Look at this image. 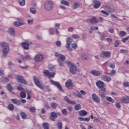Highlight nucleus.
I'll return each instance as SVG.
<instances>
[{
  "label": "nucleus",
  "mask_w": 129,
  "mask_h": 129,
  "mask_svg": "<svg viewBox=\"0 0 129 129\" xmlns=\"http://www.w3.org/2000/svg\"><path fill=\"white\" fill-rule=\"evenodd\" d=\"M87 114H88V113L85 110H83L79 112L80 116H85V115H87Z\"/></svg>",
  "instance_id": "obj_24"
},
{
  "label": "nucleus",
  "mask_w": 129,
  "mask_h": 129,
  "mask_svg": "<svg viewBox=\"0 0 129 129\" xmlns=\"http://www.w3.org/2000/svg\"><path fill=\"white\" fill-rule=\"evenodd\" d=\"M20 114H21V117H22L23 119H25V118H27V114H26V113L21 112Z\"/></svg>",
  "instance_id": "obj_43"
},
{
  "label": "nucleus",
  "mask_w": 129,
  "mask_h": 129,
  "mask_svg": "<svg viewBox=\"0 0 129 129\" xmlns=\"http://www.w3.org/2000/svg\"><path fill=\"white\" fill-rule=\"evenodd\" d=\"M90 74H92V75H93V76L96 77L100 76V75H101V73L96 70L91 71Z\"/></svg>",
  "instance_id": "obj_13"
},
{
  "label": "nucleus",
  "mask_w": 129,
  "mask_h": 129,
  "mask_svg": "<svg viewBox=\"0 0 129 129\" xmlns=\"http://www.w3.org/2000/svg\"><path fill=\"white\" fill-rule=\"evenodd\" d=\"M55 74L54 72L49 73V78H53L54 77Z\"/></svg>",
  "instance_id": "obj_41"
},
{
  "label": "nucleus",
  "mask_w": 129,
  "mask_h": 129,
  "mask_svg": "<svg viewBox=\"0 0 129 129\" xmlns=\"http://www.w3.org/2000/svg\"><path fill=\"white\" fill-rule=\"evenodd\" d=\"M44 8L46 11H49V1L44 3Z\"/></svg>",
  "instance_id": "obj_27"
},
{
  "label": "nucleus",
  "mask_w": 129,
  "mask_h": 129,
  "mask_svg": "<svg viewBox=\"0 0 129 129\" xmlns=\"http://www.w3.org/2000/svg\"><path fill=\"white\" fill-rule=\"evenodd\" d=\"M33 81H34L35 85H36V86H37V87H38L40 89H43V85H42V84H41V83L40 82L39 79H37V77H33Z\"/></svg>",
  "instance_id": "obj_7"
},
{
  "label": "nucleus",
  "mask_w": 129,
  "mask_h": 129,
  "mask_svg": "<svg viewBox=\"0 0 129 129\" xmlns=\"http://www.w3.org/2000/svg\"><path fill=\"white\" fill-rule=\"evenodd\" d=\"M123 103H129V97L128 96H123L121 99Z\"/></svg>",
  "instance_id": "obj_18"
},
{
  "label": "nucleus",
  "mask_w": 129,
  "mask_h": 129,
  "mask_svg": "<svg viewBox=\"0 0 129 129\" xmlns=\"http://www.w3.org/2000/svg\"><path fill=\"white\" fill-rule=\"evenodd\" d=\"M32 44L31 40H28L27 42H22V46L25 50H29V46Z\"/></svg>",
  "instance_id": "obj_10"
},
{
  "label": "nucleus",
  "mask_w": 129,
  "mask_h": 129,
  "mask_svg": "<svg viewBox=\"0 0 129 129\" xmlns=\"http://www.w3.org/2000/svg\"><path fill=\"white\" fill-rule=\"evenodd\" d=\"M14 105L13 104H10L9 106H8V109L10 110H14Z\"/></svg>",
  "instance_id": "obj_51"
},
{
  "label": "nucleus",
  "mask_w": 129,
  "mask_h": 129,
  "mask_svg": "<svg viewBox=\"0 0 129 129\" xmlns=\"http://www.w3.org/2000/svg\"><path fill=\"white\" fill-rule=\"evenodd\" d=\"M56 125L57 126V128L58 129H62L63 128L62 127V122H58L56 123Z\"/></svg>",
  "instance_id": "obj_39"
},
{
  "label": "nucleus",
  "mask_w": 129,
  "mask_h": 129,
  "mask_svg": "<svg viewBox=\"0 0 129 129\" xmlns=\"http://www.w3.org/2000/svg\"><path fill=\"white\" fill-rule=\"evenodd\" d=\"M19 5L21 7H24L26 4V1L25 0H19Z\"/></svg>",
  "instance_id": "obj_33"
},
{
  "label": "nucleus",
  "mask_w": 129,
  "mask_h": 129,
  "mask_svg": "<svg viewBox=\"0 0 129 129\" xmlns=\"http://www.w3.org/2000/svg\"><path fill=\"white\" fill-rule=\"evenodd\" d=\"M77 96L79 98H82V95L79 92H77Z\"/></svg>",
  "instance_id": "obj_64"
},
{
  "label": "nucleus",
  "mask_w": 129,
  "mask_h": 129,
  "mask_svg": "<svg viewBox=\"0 0 129 129\" xmlns=\"http://www.w3.org/2000/svg\"><path fill=\"white\" fill-rule=\"evenodd\" d=\"M17 90H19V91H25L24 88H23V87H22L21 86H19L17 87Z\"/></svg>",
  "instance_id": "obj_56"
},
{
  "label": "nucleus",
  "mask_w": 129,
  "mask_h": 129,
  "mask_svg": "<svg viewBox=\"0 0 129 129\" xmlns=\"http://www.w3.org/2000/svg\"><path fill=\"white\" fill-rule=\"evenodd\" d=\"M29 110L31 111V112H35L36 108L34 107H31L29 108Z\"/></svg>",
  "instance_id": "obj_53"
},
{
  "label": "nucleus",
  "mask_w": 129,
  "mask_h": 129,
  "mask_svg": "<svg viewBox=\"0 0 129 129\" xmlns=\"http://www.w3.org/2000/svg\"><path fill=\"white\" fill-rule=\"evenodd\" d=\"M120 35L122 37H124V36H125L126 35V32L125 31H120Z\"/></svg>",
  "instance_id": "obj_49"
},
{
  "label": "nucleus",
  "mask_w": 129,
  "mask_h": 129,
  "mask_svg": "<svg viewBox=\"0 0 129 129\" xmlns=\"http://www.w3.org/2000/svg\"><path fill=\"white\" fill-rule=\"evenodd\" d=\"M78 119L80 121H89L90 120V117L83 118L82 117H78Z\"/></svg>",
  "instance_id": "obj_22"
},
{
  "label": "nucleus",
  "mask_w": 129,
  "mask_h": 129,
  "mask_svg": "<svg viewBox=\"0 0 129 129\" xmlns=\"http://www.w3.org/2000/svg\"><path fill=\"white\" fill-rule=\"evenodd\" d=\"M106 99L107 101H108L109 102H111L112 103H113V102H114V100H113V99H112L110 97H106Z\"/></svg>",
  "instance_id": "obj_32"
},
{
  "label": "nucleus",
  "mask_w": 129,
  "mask_h": 129,
  "mask_svg": "<svg viewBox=\"0 0 129 129\" xmlns=\"http://www.w3.org/2000/svg\"><path fill=\"white\" fill-rule=\"evenodd\" d=\"M58 59H59L60 61H65V60H66V57H65V55L61 54L59 56V57Z\"/></svg>",
  "instance_id": "obj_35"
},
{
  "label": "nucleus",
  "mask_w": 129,
  "mask_h": 129,
  "mask_svg": "<svg viewBox=\"0 0 129 129\" xmlns=\"http://www.w3.org/2000/svg\"><path fill=\"white\" fill-rule=\"evenodd\" d=\"M61 5H64V6H67V7H69V6L70 5L69 2L68 1H66V0H61L60 1Z\"/></svg>",
  "instance_id": "obj_28"
},
{
  "label": "nucleus",
  "mask_w": 129,
  "mask_h": 129,
  "mask_svg": "<svg viewBox=\"0 0 129 129\" xmlns=\"http://www.w3.org/2000/svg\"><path fill=\"white\" fill-rule=\"evenodd\" d=\"M55 67H54V66H53L52 64H49V70L50 71H52V70H53V69H54V68Z\"/></svg>",
  "instance_id": "obj_60"
},
{
  "label": "nucleus",
  "mask_w": 129,
  "mask_h": 129,
  "mask_svg": "<svg viewBox=\"0 0 129 129\" xmlns=\"http://www.w3.org/2000/svg\"><path fill=\"white\" fill-rule=\"evenodd\" d=\"M43 74L44 76L49 77V71L45 70L43 72Z\"/></svg>",
  "instance_id": "obj_40"
},
{
  "label": "nucleus",
  "mask_w": 129,
  "mask_h": 129,
  "mask_svg": "<svg viewBox=\"0 0 129 129\" xmlns=\"http://www.w3.org/2000/svg\"><path fill=\"white\" fill-rule=\"evenodd\" d=\"M92 98L93 100L96 99V98H97V96L96 95V94L93 93L92 95Z\"/></svg>",
  "instance_id": "obj_55"
},
{
  "label": "nucleus",
  "mask_w": 129,
  "mask_h": 129,
  "mask_svg": "<svg viewBox=\"0 0 129 129\" xmlns=\"http://www.w3.org/2000/svg\"><path fill=\"white\" fill-rule=\"evenodd\" d=\"M93 4H94L93 5L94 9H99L101 6V2L98 0H93Z\"/></svg>",
  "instance_id": "obj_9"
},
{
  "label": "nucleus",
  "mask_w": 129,
  "mask_h": 129,
  "mask_svg": "<svg viewBox=\"0 0 129 129\" xmlns=\"http://www.w3.org/2000/svg\"><path fill=\"white\" fill-rule=\"evenodd\" d=\"M57 61L59 63L60 67H64V64L63 63V60H60L59 58H57Z\"/></svg>",
  "instance_id": "obj_34"
},
{
  "label": "nucleus",
  "mask_w": 129,
  "mask_h": 129,
  "mask_svg": "<svg viewBox=\"0 0 129 129\" xmlns=\"http://www.w3.org/2000/svg\"><path fill=\"white\" fill-rule=\"evenodd\" d=\"M43 59H44V57L42 54H38L35 57V61L37 62H40V61H42Z\"/></svg>",
  "instance_id": "obj_16"
},
{
  "label": "nucleus",
  "mask_w": 129,
  "mask_h": 129,
  "mask_svg": "<svg viewBox=\"0 0 129 129\" xmlns=\"http://www.w3.org/2000/svg\"><path fill=\"white\" fill-rule=\"evenodd\" d=\"M7 89L9 91H13V90H14V89L13 88V87H12V86H11V85L10 84H9L7 85Z\"/></svg>",
  "instance_id": "obj_42"
},
{
  "label": "nucleus",
  "mask_w": 129,
  "mask_h": 129,
  "mask_svg": "<svg viewBox=\"0 0 129 129\" xmlns=\"http://www.w3.org/2000/svg\"><path fill=\"white\" fill-rule=\"evenodd\" d=\"M111 55V52L110 51H102L100 57L101 58H110V56Z\"/></svg>",
  "instance_id": "obj_6"
},
{
  "label": "nucleus",
  "mask_w": 129,
  "mask_h": 129,
  "mask_svg": "<svg viewBox=\"0 0 129 129\" xmlns=\"http://www.w3.org/2000/svg\"><path fill=\"white\" fill-rule=\"evenodd\" d=\"M66 87L69 89H72L73 87V83H72V80H69L66 83Z\"/></svg>",
  "instance_id": "obj_12"
},
{
  "label": "nucleus",
  "mask_w": 129,
  "mask_h": 129,
  "mask_svg": "<svg viewBox=\"0 0 129 129\" xmlns=\"http://www.w3.org/2000/svg\"><path fill=\"white\" fill-rule=\"evenodd\" d=\"M115 106L117 107V108H120V107H121V106L120 105V103L119 102L116 103Z\"/></svg>",
  "instance_id": "obj_59"
},
{
  "label": "nucleus",
  "mask_w": 129,
  "mask_h": 129,
  "mask_svg": "<svg viewBox=\"0 0 129 129\" xmlns=\"http://www.w3.org/2000/svg\"><path fill=\"white\" fill-rule=\"evenodd\" d=\"M96 85L100 90L105 91V84L101 80H99L96 82Z\"/></svg>",
  "instance_id": "obj_3"
},
{
  "label": "nucleus",
  "mask_w": 129,
  "mask_h": 129,
  "mask_svg": "<svg viewBox=\"0 0 129 129\" xmlns=\"http://www.w3.org/2000/svg\"><path fill=\"white\" fill-rule=\"evenodd\" d=\"M21 59L23 61H27V60H32V57L28 52H25L24 55H21Z\"/></svg>",
  "instance_id": "obj_8"
},
{
  "label": "nucleus",
  "mask_w": 129,
  "mask_h": 129,
  "mask_svg": "<svg viewBox=\"0 0 129 129\" xmlns=\"http://www.w3.org/2000/svg\"><path fill=\"white\" fill-rule=\"evenodd\" d=\"M72 38L73 39H79L80 38V36H79L77 34H73L72 36Z\"/></svg>",
  "instance_id": "obj_47"
},
{
  "label": "nucleus",
  "mask_w": 129,
  "mask_h": 129,
  "mask_svg": "<svg viewBox=\"0 0 129 129\" xmlns=\"http://www.w3.org/2000/svg\"><path fill=\"white\" fill-rule=\"evenodd\" d=\"M79 109H81V105L78 104L75 106V110H79Z\"/></svg>",
  "instance_id": "obj_36"
},
{
  "label": "nucleus",
  "mask_w": 129,
  "mask_h": 129,
  "mask_svg": "<svg viewBox=\"0 0 129 129\" xmlns=\"http://www.w3.org/2000/svg\"><path fill=\"white\" fill-rule=\"evenodd\" d=\"M54 8V4L51 1H49V11H52Z\"/></svg>",
  "instance_id": "obj_29"
},
{
  "label": "nucleus",
  "mask_w": 129,
  "mask_h": 129,
  "mask_svg": "<svg viewBox=\"0 0 129 129\" xmlns=\"http://www.w3.org/2000/svg\"><path fill=\"white\" fill-rule=\"evenodd\" d=\"M50 107L53 109H56L57 108V104L54 102L50 103Z\"/></svg>",
  "instance_id": "obj_30"
},
{
  "label": "nucleus",
  "mask_w": 129,
  "mask_h": 129,
  "mask_svg": "<svg viewBox=\"0 0 129 129\" xmlns=\"http://www.w3.org/2000/svg\"><path fill=\"white\" fill-rule=\"evenodd\" d=\"M8 33L9 35H11V36H15V35H16V31L13 28H10L9 29Z\"/></svg>",
  "instance_id": "obj_19"
},
{
  "label": "nucleus",
  "mask_w": 129,
  "mask_h": 129,
  "mask_svg": "<svg viewBox=\"0 0 129 129\" xmlns=\"http://www.w3.org/2000/svg\"><path fill=\"white\" fill-rule=\"evenodd\" d=\"M72 47L73 49H77V44L76 43H73L72 44Z\"/></svg>",
  "instance_id": "obj_62"
},
{
  "label": "nucleus",
  "mask_w": 129,
  "mask_h": 129,
  "mask_svg": "<svg viewBox=\"0 0 129 129\" xmlns=\"http://www.w3.org/2000/svg\"><path fill=\"white\" fill-rule=\"evenodd\" d=\"M88 57V55H87V54L85 53H83L81 54V58L82 60H88V58H87Z\"/></svg>",
  "instance_id": "obj_25"
},
{
  "label": "nucleus",
  "mask_w": 129,
  "mask_h": 129,
  "mask_svg": "<svg viewBox=\"0 0 129 129\" xmlns=\"http://www.w3.org/2000/svg\"><path fill=\"white\" fill-rule=\"evenodd\" d=\"M105 10H106V11L109 13H113V12H114V10L113 9H112V7L109 6H106L105 7Z\"/></svg>",
  "instance_id": "obj_20"
},
{
  "label": "nucleus",
  "mask_w": 129,
  "mask_h": 129,
  "mask_svg": "<svg viewBox=\"0 0 129 129\" xmlns=\"http://www.w3.org/2000/svg\"><path fill=\"white\" fill-rule=\"evenodd\" d=\"M93 101L96 102V103H99L100 102V99H99L98 97H97L95 100H93Z\"/></svg>",
  "instance_id": "obj_58"
},
{
  "label": "nucleus",
  "mask_w": 129,
  "mask_h": 129,
  "mask_svg": "<svg viewBox=\"0 0 129 129\" xmlns=\"http://www.w3.org/2000/svg\"><path fill=\"white\" fill-rule=\"evenodd\" d=\"M20 97L22 98H25L26 96V93H25V92H22L20 94Z\"/></svg>",
  "instance_id": "obj_46"
},
{
  "label": "nucleus",
  "mask_w": 129,
  "mask_h": 129,
  "mask_svg": "<svg viewBox=\"0 0 129 129\" xmlns=\"http://www.w3.org/2000/svg\"><path fill=\"white\" fill-rule=\"evenodd\" d=\"M72 42H73V39H72V37H69L67 38V49L71 52L72 51V48L70 47L71 46V44H72Z\"/></svg>",
  "instance_id": "obj_4"
},
{
  "label": "nucleus",
  "mask_w": 129,
  "mask_h": 129,
  "mask_svg": "<svg viewBox=\"0 0 129 129\" xmlns=\"http://www.w3.org/2000/svg\"><path fill=\"white\" fill-rule=\"evenodd\" d=\"M50 82L52 85H54L55 86H56L57 88L60 90V91H63V89L62 88V86H61V84L59 82H56L55 81H53L52 80H50Z\"/></svg>",
  "instance_id": "obj_5"
},
{
  "label": "nucleus",
  "mask_w": 129,
  "mask_h": 129,
  "mask_svg": "<svg viewBox=\"0 0 129 129\" xmlns=\"http://www.w3.org/2000/svg\"><path fill=\"white\" fill-rule=\"evenodd\" d=\"M109 67L112 68V69H114V68H115V64H114V63H109Z\"/></svg>",
  "instance_id": "obj_52"
},
{
  "label": "nucleus",
  "mask_w": 129,
  "mask_h": 129,
  "mask_svg": "<svg viewBox=\"0 0 129 129\" xmlns=\"http://www.w3.org/2000/svg\"><path fill=\"white\" fill-rule=\"evenodd\" d=\"M64 100L66 101L67 103H69V104H73V105H75V104H76V102L75 101L70 100L69 98H68L67 96H65L64 97Z\"/></svg>",
  "instance_id": "obj_15"
},
{
  "label": "nucleus",
  "mask_w": 129,
  "mask_h": 129,
  "mask_svg": "<svg viewBox=\"0 0 129 129\" xmlns=\"http://www.w3.org/2000/svg\"><path fill=\"white\" fill-rule=\"evenodd\" d=\"M89 22L90 24H97L98 23V19L96 17H94L89 20Z\"/></svg>",
  "instance_id": "obj_17"
},
{
  "label": "nucleus",
  "mask_w": 129,
  "mask_h": 129,
  "mask_svg": "<svg viewBox=\"0 0 129 129\" xmlns=\"http://www.w3.org/2000/svg\"><path fill=\"white\" fill-rule=\"evenodd\" d=\"M1 45L2 48L3 56H6L10 52V46H9V44L6 42L1 43Z\"/></svg>",
  "instance_id": "obj_1"
},
{
  "label": "nucleus",
  "mask_w": 129,
  "mask_h": 129,
  "mask_svg": "<svg viewBox=\"0 0 129 129\" xmlns=\"http://www.w3.org/2000/svg\"><path fill=\"white\" fill-rule=\"evenodd\" d=\"M106 91V90H105V91H104L101 90H100L99 92V96H100L101 98H102L103 99H104V97H105V95L104 94V93H105Z\"/></svg>",
  "instance_id": "obj_23"
},
{
  "label": "nucleus",
  "mask_w": 129,
  "mask_h": 129,
  "mask_svg": "<svg viewBox=\"0 0 129 129\" xmlns=\"http://www.w3.org/2000/svg\"><path fill=\"white\" fill-rule=\"evenodd\" d=\"M42 126H43L44 129H49V123L48 122H43Z\"/></svg>",
  "instance_id": "obj_31"
},
{
  "label": "nucleus",
  "mask_w": 129,
  "mask_h": 129,
  "mask_svg": "<svg viewBox=\"0 0 129 129\" xmlns=\"http://www.w3.org/2000/svg\"><path fill=\"white\" fill-rule=\"evenodd\" d=\"M11 100L13 103H14L15 104H17V105H20L21 103L20 100L16 99H12Z\"/></svg>",
  "instance_id": "obj_26"
},
{
  "label": "nucleus",
  "mask_w": 129,
  "mask_h": 129,
  "mask_svg": "<svg viewBox=\"0 0 129 129\" xmlns=\"http://www.w3.org/2000/svg\"><path fill=\"white\" fill-rule=\"evenodd\" d=\"M73 9L75 10H76L77 8H79V4L78 3H75L74 5L73 6Z\"/></svg>",
  "instance_id": "obj_48"
},
{
  "label": "nucleus",
  "mask_w": 129,
  "mask_h": 129,
  "mask_svg": "<svg viewBox=\"0 0 129 129\" xmlns=\"http://www.w3.org/2000/svg\"><path fill=\"white\" fill-rule=\"evenodd\" d=\"M61 112L63 115H67V110H66V109H63L61 110Z\"/></svg>",
  "instance_id": "obj_50"
},
{
  "label": "nucleus",
  "mask_w": 129,
  "mask_h": 129,
  "mask_svg": "<svg viewBox=\"0 0 129 129\" xmlns=\"http://www.w3.org/2000/svg\"><path fill=\"white\" fill-rule=\"evenodd\" d=\"M116 74V71H115V70H113L110 73L109 75H110V76H114V75Z\"/></svg>",
  "instance_id": "obj_45"
},
{
  "label": "nucleus",
  "mask_w": 129,
  "mask_h": 129,
  "mask_svg": "<svg viewBox=\"0 0 129 129\" xmlns=\"http://www.w3.org/2000/svg\"><path fill=\"white\" fill-rule=\"evenodd\" d=\"M30 12L31 14H33V15H34V14H36V13H37V10H36V9H35V8H31L30 9Z\"/></svg>",
  "instance_id": "obj_38"
},
{
  "label": "nucleus",
  "mask_w": 129,
  "mask_h": 129,
  "mask_svg": "<svg viewBox=\"0 0 129 129\" xmlns=\"http://www.w3.org/2000/svg\"><path fill=\"white\" fill-rule=\"evenodd\" d=\"M27 23L29 24V25H32L34 23V20H33V19L31 20H28Z\"/></svg>",
  "instance_id": "obj_54"
},
{
  "label": "nucleus",
  "mask_w": 129,
  "mask_h": 129,
  "mask_svg": "<svg viewBox=\"0 0 129 129\" xmlns=\"http://www.w3.org/2000/svg\"><path fill=\"white\" fill-rule=\"evenodd\" d=\"M49 34L50 35H54L55 34V29L54 28H50L49 29Z\"/></svg>",
  "instance_id": "obj_44"
},
{
  "label": "nucleus",
  "mask_w": 129,
  "mask_h": 129,
  "mask_svg": "<svg viewBox=\"0 0 129 129\" xmlns=\"http://www.w3.org/2000/svg\"><path fill=\"white\" fill-rule=\"evenodd\" d=\"M67 64L71 66L70 67V72L73 75L76 73L77 70V66H76V64L71 62L70 61H68Z\"/></svg>",
  "instance_id": "obj_2"
},
{
  "label": "nucleus",
  "mask_w": 129,
  "mask_h": 129,
  "mask_svg": "<svg viewBox=\"0 0 129 129\" xmlns=\"http://www.w3.org/2000/svg\"><path fill=\"white\" fill-rule=\"evenodd\" d=\"M58 117V115L54 112H52L50 116V120L52 121H55V119Z\"/></svg>",
  "instance_id": "obj_14"
},
{
  "label": "nucleus",
  "mask_w": 129,
  "mask_h": 129,
  "mask_svg": "<svg viewBox=\"0 0 129 129\" xmlns=\"http://www.w3.org/2000/svg\"><path fill=\"white\" fill-rule=\"evenodd\" d=\"M16 79L18 82H21V83H23V84H27V81L24 79V77L22 76H16Z\"/></svg>",
  "instance_id": "obj_11"
},
{
  "label": "nucleus",
  "mask_w": 129,
  "mask_h": 129,
  "mask_svg": "<svg viewBox=\"0 0 129 129\" xmlns=\"http://www.w3.org/2000/svg\"><path fill=\"white\" fill-rule=\"evenodd\" d=\"M119 45H120V41H119L118 40H115L114 44V47H118V46H119Z\"/></svg>",
  "instance_id": "obj_37"
},
{
  "label": "nucleus",
  "mask_w": 129,
  "mask_h": 129,
  "mask_svg": "<svg viewBox=\"0 0 129 129\" xmlns=\"http://www.w3.org/2000/svg\"><path fill=\"white\" fill-rule=\"evenodd\" d=\"M123 86L125 88L129 87V83L128 82H124L123 83Z\"/></svg>",
  "instance_id": "obj_57"
},
{
  "label": "nucleus",
  "mask_w": 129,
  "mask_h": 129,
  "mask_svg": "<svg viewBox=\"0 0 129 129\" xmlns=\"http://www.w3.org/2000/svg\"><path fill=\"white\" fill-rule=\"evenodd\" d=\"M128 39H129V37H125V38L122 39V42H123V43H125V41H127V40H128Z\"/></svg>",
  "instance_id": "obj_61"
},
{
  "label": "nucleus",
  "mask_w": 129,
  "mask_h": 129,
  "mask_svg": "<svg viewBox=\"0 0 129 129\" xmlns=\"http://www.w3.org/2000/svg\"><path fill=\"white\" fill-rule=\"evenodd\" d=\"M82 38H83V39H87V36L85 34H83L82 35Z\"/></svg>",
  "instance_id": "obj_63"
},
{
  "label": "nucleus",
  "mask_w": 129,
  "mask_h": 129,
  "mask_svg": "<svg viewBox=\"0 0 129 129\" xmlns=\"http://www.w3.org/2000/svg\"><path fill=\"white\" fill-rule=\"evenodd\" d=\"M102 79L104 81H106L107 82H109V81H110V80H111V78H110V77L108 76L107 75L103 76L102 77Z\"/></svg>",
  "instance_id": "obj_21"
}]
</instances>
